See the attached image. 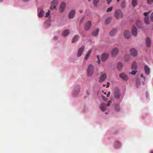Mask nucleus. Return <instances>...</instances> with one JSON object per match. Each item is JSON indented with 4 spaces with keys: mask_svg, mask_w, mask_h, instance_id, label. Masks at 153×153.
Wrapping results in <instances>:
<instances>
[{
    "mask_svg": "<svg viewBox=\"0 0 153 153\" xmlns=\"http://www.w3.org/2000/svg\"><path fill=\"white\" fill-rule=\"evenodd\" d=\"M121 79L124 81H126L128 79V77H120Z\"/></svg>",
    "mask_w": 153,
    "mask_h": 153,
    "instance_id": "obj_41",
    "label": "nucleus"
},
{
    "mask_svg": "<svg viewBox=\"0 0 153 153\" xmlns=\"http://www.w3.org/2000/svg\"><path fill=\"white\" fill-rule=\"evenodd\" d=\"M114 95L115 98L117 99H119L120 96V92L119 90L117 88H115L114 90Z\"/></svg>",
    "mask_w": 153,
    "mask_h": 153,
    "instance_id": "obj_4",
    "label": "nucleus"
},
{
    "mask_svg": "<svg viewBox=\"0 0 153 153\" xmlns=\"http://www.w3.org/2000/svg\"><path fill=\"white\" fill-rule=\"evenodd\" d=\"M50 11L49 10H48V12L46 13L45 17H48L50 15Z\"/></svg>",
    "mask_w": 153,
    "mask_h": 153,
    "instance_id": "obj_44",
    "label": "nucleus"
},
{
    "mask_svg": "<svg viewBox=\"0 0 153 153\" xmlns=\"http://www.w3.org/2000/svg\"><path fill=\"white\" fill-rule=\"evenodd\" d=\"M110 85V83L109 82H107V85L106 86V88H108Z\"/></svg>",
    "mask_w": 153,
    "mask_h": 153,
    "instance_id": "obj_48",
    "label": "nucleus"
},
{
    "mask_svg": "<svg viewBox=\"0 0 153 153\" xmlns=\"http://www.w3.org/2000/svg\"><path fill=\"white\" fill-rule=\"evenodd\" d=\"M111 102L109 100L107 105L103 102L102 103L100 106V109L102 111H105L107 107L109 106Z\"/></svg>",
    "mask_w": 153,
    "mask_h": 153,
    "instance_id": "obj_2",
    "label": "nucleus"
},
{
    "mask_svg": "<svg viewBox=\"0 0 153 153\" xmlns=\"http://www.w3.org/2000/svg\"><path fill=\"white\" fill-rule=\"evenodd\" d=\"M85 48L84 46H82L80 47L77 53V56L78 57H79L81 55L82 52L84 51Z\"/></svg>",
    "mask_w": 153,
    "mask_h": 153,
    "instance_id": "obj_13",
    "label": "nucleus"
},
{
    "mask_svg": "<svg viewBox=\"0 0 153 153\" xmlns=\"http://www.w3.org/2000/svg\"><path fill=\"white\" fill-rule=\"evenodd\" d=\"M102 92H103V93H104V94H106V92H103V91H102Z\"/></svg>",
    "mask_w": 153,
    "mask_h": 153,
    "instance_id": "obj_53",
    "label": "nucleus"
},
{
    "mask_svg": "<svg viewBox=\"0 0 153 153\" xmlns=\"http://www.w3.org/2000/svg\"><path fill=\"white\" fill-rule=\"evenodd\" d=\"M144 70L145 73L147 75H148L150 73V68L147 65H144Z\"/></svg>",
    "mask_w": 153,
    "mask_h": 153,
    "instance_id": "obj_15",
    "label": "nucleus"
},
{
    "mask_svg": "<svg viewBox=\"0 0 153 153\" xmlns=\"http://www.w3.org/2000/svg\"><path fill=\"white\" fill-rule=\"evenodd\" d=\"M84 18H82L81 19L80 22V23H82V21H83V20H84Z\"/></svg>",
    "mask_w": 153,
    "mask_h": 153,
    "instance_id": "obj_50",
    "label": "nucleus"
},
{
    "mask_svg": "<svg viewBox=\"0 0 153 153\" xmlns=\"http://www.w3.org/2000/svg\"><path fill=\"white\" fill-rule=\"evenodd\" d=\"M115 109L116 111H119L120 110V107L119 105H116L115 107Z\"/></svg>",
    "mask_w": 153,
    "mask_h": 153,
    "instance_id": "obj_35",
    "label": "nucleus"
},
{
    "mask_svg": "<svg viewBox=\"0 0 153 153\" xmlns=\"http://www.w3.org/2000/svg\"><path fill=\"white\" fill-rule=\"evenodd\" d=\"M110 94V92L109 91V92H108V93L107 94V97H109V96Z\"/></svg>",
    "mask_w": 153,
    "mask_h": 153,
    "instance_id": "obj_49",
    "label": "nucleus"
},
{
    "mask_svg": "<svg viewBox=\"0 0 153 153\" xmlns=\"http://www.w3.org/2000/svg\"><path fill=\"white\" fill-rule=\"evenodd\" d=\"M146 42L147 46L150 47L151 44V41L149 37H148L146 39Z\"/></svg>",
    "mask_w": 153,
    "mask_h": 153,
    "instance_id": "obj_20",
    "label": "nucleus"
},
{
    "mask_svg": "<svg viewBox=\"0 0 153 153\" xmlns=\"http://www.w3.org/2000/svg\"><path fill=\"white\" fill-rule=\"evenodd\" d=\"M76 91L77 93H78L79 92V88H78L77 89V90Z\"/></svg>",
    "mask_w": 153,
    "mask_h": 153,
    "instance_id": "obj_51",
    "label": "nucleus"
},
{
    "mask_svg": "<svg viewBox=\"0 0 153 153\" xmlns=\"http://www.w3.org/2000/svg\"><path fill=\"white\" fill-rule=\"evenodd\" d=\"M106 74L105 73H103L101 74V76H106Z\"/></svg>",
    "mask_w": 153,
    "mask_h": 153,
    "instance_id": "obj_47",
    "label": "nucleus"
},
{
    "mask_svg": "<svg viewBox=\"0 0 153 153\" xmlns=\"http://www.w3.org/2000/svg\"><path fill=\"white\" fill-rule=\"evenodd\" d=\"M149 19V16H145L144 18V22L147 24H149L150 23V21Z\"/></svg>",
    "mask_w": 153,
    "mask_h": 153,
    "instance_id": "obj_27",
    "label": "nucleus"
},
{
    "mask_svg": "<svg viewBox=\"0 0 153 153\" xmlns=\"http://www.w3.org/2000/svg\"><path fill=\"white\" fill-rule=\"evenodd\" d=\"M126 75L124 73H122L120 74V76H126Z\"/></svg>",
    "mask_w": 153,
    "mask_h": 153,
    "instance_id": "obj_40",
    "label": "nucleus"
},
{
    "mask_svg": "<svg viewBox=\"0 0 153 153\" xmlns=\"http://www.w3.org/2000/svg\"><path fill=\"white\" fill-rule=\"evenodd\" d=\"M113 9V7H111L108 8L107 10V11L108 12H109L111 11Z\"/></svg>",
    "mask_w": 153,
    "mask_h": 153,
    "instance_id": "obj_38",
    "label": "nucleus"
},
{
    "mask_svg": "<svg viewBox=\"0 0 153 153\" xmlns=\"http://www.w3.org/2000/svg\"><path fill=\"white\" fill-rule=\"evenodd\" d=\"M38 11L39 13H38V16L39 18H41L42 17L44 13V12L42 8H39L38 9Z\"/></svg>",
    "mask_w": 153,
    "mask_h": 153,
    "instance_id": "obj_11",
    "label": "nucleus"
},
{
    "mask_svg": "<svg viewBox=\"0 0 153 153\" xmlns=\"http://www.w3.org/2000/svg\"><path fill=\"white\" fill-rule=\"evenodd\" d=\"M150 13V11L148 12H145L143 13V15L146 16H148V15Z\"/></svg>",
    "mask_w": 153,
    "mask_h": 153,
    "instance_id": "obj_42",
    "label": "nucleus"
},
{
    "mask_svg": "<svg viewBox=\"0 0 153 153\" xmlns=\"http://www.w3.org/2000/svg\"><path fill=\"white\" fill-rule=\"evenodd\" d=\"M79 37V36L78 35H76L74 36L72 39V43H74L76 42L78 40Z\"/></svg>",
    "mask_w": 153,
    "mask_h": 153,
    "instance_id": "obj_17",
    "label": "nucleus"
},
{
    "mask_svg": "<svg viewBox=\"0 0 153 153\" xmlns=\"http://www.w3.org/2000/svg\"><path fill=\"white\" fill-rule=\"evenodd\" d=\"M75 14V11L74 10H72L70 12L69 15L68 17L70 19H71L74 17Z\"/></svg>",
    "mask_w": 153,
    "mask_h": 153,
    "instance_id": "obj_16",
    "label": "nucleus"
},
{
    "mask_svg": "<svg viewBox=\"0 0 153 153\" xmlns=\"http://www.w3.org/2000/svg\"><path fill=\"white\" fill-rule=\"evenodd\" d=\"M129 56L128 55H126L125 56V59L126 61H128L129 59Z\"/></svg>",
    "mask_w": 153,
    "mask_h": 153,
    "instance_id": "obj_39",
    "label": "nucleus"
},
{
    "mask_svg": "<svg viewBox=\"0 0 153 153\" xmlns=\"http://www.w3.org/2000/svg\"><path fill=\"white\" fill-rule=\"evenodd\" d=\"M25 2H27L29 1V0H23Z\"/></svg>",
    "mask_w": 153,
    "mask_h": 153,
    "instance_id": "obj_52",
    "label": "nucleus"
},
{
    "mask_svg": "<svg viewBox=\"0 0 153 153\" xmlns=\"http://www.w3.org/2000/svg\"><path fill=\"white\" fill-rule=\"evenodd\" d=\"M99 1V0H93V4L95 7L97 6V4Z\"/></svg>",
    "mask_w": 153,
    "mask_h": 153,
    "instance_id": "obj_30",
    "label": "nucleus"
},
{
    "mask_svg": "<svg viewBox=\"0 0 153 153\" xmlns=\"http://www.w3.org/2000/svg\"><path fill=\"white\" fill-rule=\"evenodd\" d=\"M117 31V29L114 28L110 32L109 35L111 36L114 35Z\"/></svg>",
    "mask_w": 153,
    "mask_h": 153,
    "instance_id": "obj_22",
    "label": "nucleus"
},
{
    "mask_svg": "<svg viewBox=\"0 0 153 153\" xmlns=\"http://www.w3.org/2000/svg\"><path fill=\"white\" fill-rule=\"evenodd\" d=\"M137 67V65L135 62H134L131 64L132 69L136 70Z\"/></svg>",
    "mask_w": 153,
    "mask_h": 153,
    "instance_id": "obj_19",
    "label": "nucleus"
},
{
    "mask_svg": "<svg viewBox=\"0 0 153 153\" xmlns=\"http://www.w3.org/2000/svg\"><path fill=\"white\" fill-rule=\"evenodd\" d=\"M136 83L137 87H138L139 86L140 84V80L139 79H138L136 80Z\"/></svg>",
    "mask_w": 153,
    "mask_h": 153,
    "instance_id": "obj_31",
    "label": "nucleus"
},
{
    "mask_svg": "<svg viewBox=\"0 0 153 153\" xmlns=\"http://www.w3.org/2000/svg\"><path fill=\"white\" fill-rule=\"evenodd\" d=\"M102 99L104 100V101H107V99L105 96H102Z\"/></svg>",
    "mask_w": 153,
    "mask_h": 153,
    "instance_id": "obj_45",
    "label": "nucleus"
},
{
    "mask_svg": "<svg viewBox=\"0 0 153 153\" xmlns=\"http://www.w3.org/2000/svg\"><path fill=\"white\" fill-rule=\"evenodd\" d=\"M131 33L132 35L136 36L137 34V30L134 25L131 28Z\"/></svg>",
    "mask_w": 153,
    "mask_h": 153,
    "instance_id": "obj_9",
    "label": "nucleus"
},
{
    "mask_svg": "<svg viewBox=\"0 0 153 153\" xmlns=\"http://www.w3.org/2000/svg\"><path fill=\"white\" fill-rule=\"evenodd\" d=\"M141 76H142V77L143 76V75L142 74L141 75Z\"/></svg>",
    "mask_w": 153,
    "mask_h": 153,
    "instance_id": "obj_58",
    "label": "nucleus"
},
{
    "mask_svg": "<svg viewBox=\"0 0 153 153\" xmlns=\"http://www.w3.org/2000/svg\"><path fill=\"white\" fill-rule=\"evenodd\" d=\"M97 57L98 59V61H97V62L99 64H100V56L99 55H97Z\"/></svg>",
    "mask_w": 153,
    "mask_h": 153,
    "instance_id": "obj_37",
    "label": "nucleus"
},
{
    "mask_svg": "<svg viewBox=\"0 0 153 153\" xmlns=\"http://www.w3.org/2000/svg\"><path fill=\"white\" fill-rule=\"evenodd\" d=\"M147 3L149 4H151L153 3V0H147Z\"/></svg>",
    "mask_w": 153,
    "mask_h": 153,
    "instance_id": "obj_34",
    "label": "nucleus"
},
{
    "mask_svg": "<svg viewBox=\"0 0 153 153\" xmlns=\"http://www.w3.org/2000/svg\"><path fill=\"white\" fill-rule=\"evenodd\" d=\"M123 65L121 62H118L117 65V68L118 70H121L123 67Z\"/></svg>",
    "mask_w": 153,
    "mask_h": 153,
    "instance_id": "obj_18",
    "label": "nucleus"
},
{
    "mask_svg": "<svg viewBox=\"0 0 153 153\" xmlns=\"http://www.w3.org/2000/svg\"><path fill=\"white\" fill-rule=\"evenodd\" d=\"M136 25L139 28H141L142 26V22L140 20H137L136 22Z\"/></svg>",
    "mask_w": 153,
    "mask_h": 153,
    "instance_id": "obj_23",
    "label": "nucleus"
},
{
    "mask_svg": "<svg viewBox=\"0 0 153 153\" xmlns=\"http://www.w3.org/2000/svg\"><path fill=\"white\" fill-rule=\"evenodd\" d=\"M111 18H108L107 19H106V20L105 21V24L108 25V24H109L110 23V22H111Z\"/></svg>",
    "mask_w": 153,
    "mask_h": 153,
    "instance_id": "obj_28",
    "label": "nucleus"
},
{
    "mask_svg": "<svg viewBox=\"0 0 153 153\" xmlns=\"http://www.w3.org/2000/svg\"><path fill=\"white\" fill-rule=\"evenodd\" d=\"M123 34L125 37L127 39L130 38L131 36L130 32L127 30L124 31Z\"/></svg>",
    "mask_w": 153,
    "mask_h": 153,
    "instance_id": "obj_14",
    "label": "nucleus"
},
{
    "mask_svg": "<svg viewBox=\"0 0 153 153\" xmlns=\"http://www.w3.org/2000/svg\"><path fill=\"white\" fill-rule=\"evenodd\" d=\"M137 72V71H136V70L132 71L131 73V74L133 75H135Z\"/></svg>",
    "mask_w": 153,
    "mask_h": 153,
    "instance_id": "obj_36",
    "label": "nucleus"
},
{
    "mask_svg": "<svg viewBox=\"0 0 153 153\" xmlns=\"http://www.w3.org/2000/svg\"><path fill=\"white\" fill-rule=\"evenodd\" d=\"M114 17L117 19H121L123 16V14L120 10H116L114 13Z\"/></svg>",
    "mask_w": 153,
    "mask_h": 153,
    "instance_id": "obj_1",
    "label": "nucleus"
},
{
    "mask_svg": "<svg viewBox=\"0 0 153 153\" xmlns=\"http://www.w3.org/2000/svg\"><path fill=\"white\" fill-rule=\"evenodd\" d=\"M91 26V21H88L84 25V29L85 30H88Z\"/></svg>",
    "mask_w": 153,
    "mask_h": 153,
    "instance_id": "obj_7",
    "label": "nucleus"
},
{
    "mask_svg": "<svg viewBox=\"0 0 153 153\" xmlns=\"http://www.w3.org/2000/svg\"><path fill=\"white\" fill-rule=\"evenodd\" d=\"M58 4V0H53L52 2L51 6V9H56V6H57Z\"/></svg>",
    "mask_w": 153,
    "mask_h": 153,
    "instance_id": "obj_5",
    "label": "nucleus"
},
{
    "mask_svg": "<svg viewBox=\"0 0 153 153\" xmlns=\"http://www.w3.org/2000/svg\"><path fill=\"white\" fill-rule=\"evenodd\" d=\"M150 153H153V152L152 151L150 152Z\"/></svg>",
    "mask_w": 153,
    "mask_h": 153,
    "instance_id": "obj_55",
    "label": "nucleus"
},
{
    "mask_svg": "<svg viewBox=\"0 0 153 153\" xmlns=\"http://www.w3.org/2000/svg\"><path fill=\"white\" fill-rule=\"evenodd\" d=\"M151 20L152 22H153V12L152 13L150 16Z\"/></svg>",
    "mask_w": 153,
    "mask_h": 153,
    "instance_id": "obj_43",
    "label": "nucleus"
},
{
    "mask_svg": "<svg viewBox=\"0 0 153 153\" xmlns=\"http://www.w3.org/2000/svg\"><path fill=\"white\" fill-rule=\"evenodd\" d=\"M112 1V0H107V3L108 4H110V3H111V2Z\"/></svg>",
    "mask_w": 153,
    "mask_h": 153,
    "instance_id": "obj_46",
    "label": "nucleus"
},
{
    "mask_svg": "<svg viewBox=\"0 0 153 153\" xmlns=\"http://www.w3.org/2000/svg\"><path fill=\"white\" fill-rule=\"evenodd\" d=\"M91 51V50L90 49L89 50L87 53L86 55L85 56V59L86 60L87 59L89 56L90 55Z\"/></svg>",
    "mask_w": 153,
    "mask_h": 153,
    "instance_id": "obj_25",
    "label": "nucleus"
},
{
    "mask_svg": "<svg viewBox=\"0 0 153 153\" xmlns=\"http://www.w3.org/2000/svg\"><path fill=\"white\" fill-rule=\"evenodd\" d=\"M70 30L68 29H66L63 31L62 35L64 36L68 35L69 33Z\"/></svg>",
    "mask_w": 153,
    "mask_h": 153,
    "instance_id": "obj_21",
    "label": "nucleus"
},
{
    "mask_svg": "<svg viewBox=\"0 0 153 153\" xmlns=\"http://www.w3.org/2000/svg\"><path fill=\"white\" fill-rule=\"evenodd\" d=\"M131 54V56L134 57L136 56H137V51L134 48H132L130 50Z\"/></svg>",
    "mask_w": 153,
    "mask_h": 153,
    "instance_id": "obj_12",
    "label": "nucleus"
},
{
    "mask_svg": "<svg viewBox=\"0 0 153 153\" xmlns=\"http://www.w3.org/2000/svg\"><path fill=\"white\" fill-rule=\"evenodd\" d=\"M106 79V77H100L99 82H102Z\"/></svg>",
    "mask_w": 153,
    "mask_h": 153,
    "instance_id": "obj_32",
    "label": "nucleus"
},
{
    "mask_svg": "<svg viewBox=\"0 0 153 153\" xmlns=\"http://www.w3.org/2000/svg\"><path fill=\"white\" fill-rule=\"evenodd\" d=\"M105 86V84H104V85H103V87H104V86Z\"/></svg>",
    "mask_w": 153,
    "mask_h": 153,
    "instance_id": "obj_54",
    "label": "nucleus"
},
{
    "mask_svg": "<svg viewBox=\"0 0 153 153\" xmlns=\"http://www.w3.org/2000/svg\"><path fill=\"white\" fill-rule=\"evenodd\" d=\"M117 0V2H119V1H120V0Z\"/></svg>",
    "mask_w": 153,
    "mask_h": 153,
    "instance_id": "obj_56",
    "label": "nucleus"
},
{
    "mask_svg": "<svg viewBox=\"0 0 153 153\" xmlns=\"http://www.w3.org/2000/svg\"><path fill=\"white\" fill-rule=\"evenodd\" d=\"M91 0H88V1H91Z\"/></svg>",
    "mask_w": 153,
    "mask_h": 153,
    "instance_id": "obj_59",
    "label": "nucleus"
},
{
    "mask_svg": "<svg viewBox=\"0 0 153 153\" xmlns=\"http://www.w3.org/2000/svg\"><path fill=\"white\" fill-rule=\"evenodd\" d=\"M66 6V4L65 2H63L62 3L60 6L59 11L60 13H63L65 8Z\"/></svg>",
    "mask_w": 153,
    "mask_h": 153,
    "instance_id": "obj_8",
    "label": "nucleus"
},
{
    "mask_svg": "<svg viewBox=\"0 0 153 153\" xmlns=\"http://www.w3.org/2000/svg\"><path fill=\"white\" fill-rule=\"evenodd\" d=\"M119 50L117 48H113L111 51V53L113 56H116L119 53Z\"/></svg>",
    "mask_w": 153,
    "mask_h": 153,
    "instance_id": "obj_10",
    "label": "nucleus"
},
{
    "mask_svg": "<svg viewBox=\"0 0 153 153\" xmlns=\"http://www.w3.org/2000/svg\"><path fill=\"white\" fill-rule=\"evenodd\" d=\"M137 0H132V6L133 7H135L137 4Z\"/></svg>",
    "mask_w": 153,
    "mask_h": 153,
    "instance_id": "obj_26",
    "label": "nucleus"
},
{
    "mask_svg": "<svg viewBox=\"0 0 153 153\" xmlns=\"http://www.w3.org/2000/svg\"><path fill=\"white\" fill-rule=\"evenodd\" d=\"M94 71V68L93 65L90 64L88 66L87 70V73L88 75L91 76L93 73Z\"/></svg>",
    "mask_w": 153,
    "mask_h": 153,
    "instance_id": "obj_3",
    "label": "nucleus"
},
{
    "mask_svg": "<svg viewBox=\"0 0 153 153\" xmlns=\"http://www.w3.org/2000/svg\"><path fill=\"white\" fill-rule=\"evenodd\" d=\"M109 54L105 53H103L101 56V60L102 62H105L108 59L109 57Z\"/></svg>",
    "mask_w": 153,
    "mask_h": 153,
    "instance_id": "obj_6",
    "label": "nucleus"
},
{
    "mask_svg": "<svg viewBox=\"0 0 153 153\" xmlns=\"http://www.w3.org/2000/svg\"><path fill=\"white\" fill-rule=\"evenodd\" d=\"M3 0H0V2H1L3 1Z\"/></svg>",
    "mask_w": 153,
    "mask_h": 153,
    "instance_id": "obj_57",
    "label": "nucleus"
},
{
    "mask_svg": "<svg viewBox=\"0 0 153 153\" xmlns=\"http://www.w3.org/2000/svg\"><path fill=\"white\" fill-rule=\"evenodd\" d=\"M120 146V143L118 141L116 142L115 143V146L116 148L119 147Z\"/></svg>",
    "mask_w": 153,
    "mask_h": 153,
    "instance_id": "obj_29",
    "label": "nucleus"
},
{
    "mask_svg": "<svg viewBox=\"0 0 153 153\" xmlns=\"http://www.w3.org/2000/svg\"><path fill=\"white\" fill-rule=\"evenodd\" d=\"M99 31V29L98 28L94 30L92 32V35L93 36H96L97 35L98 32Z\"/></svg>",
    "mask_w": 153,
    "mask_h": 153,
    "instance_id": "obj_24",
    "label": "nucleus"
},
{
    "mask_svg": "<svg viewBox=\"0 0 153 153\" xmlns=\"http://www.w3.org/2000/svg\"><path fill=\"white\" fill-rule=\"evenodd\" d=\"M126 6V2L125 1L122 2L121 4V6L122 8H124Z\"/></svg>",
    "mask_w": 153,
    "mask_h": 153,
    "instance_id": "obj_33",
    "label": "nucleus"
}]
</instances>
